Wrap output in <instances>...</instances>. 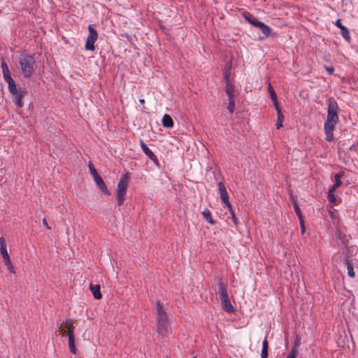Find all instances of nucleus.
Returning a JSON list of instances; mask_svg holds the SVG:
<instances>
[{
	"label": "nucleus",
	"instance_id": "473e14b6",
	"mask_svg": "<svg viewBox=\"0 0 358 358\" xmlns=\"http://www.w3.org/2000/svg\"><path fill=\"white\" fill-rule=\"evenodd\" d=\"M298 355V350L296 348H292L290 353L288 355L287 358H296Z\"/></svg>",
	"mask_w": 358,
	"mask_h": 358
},
{
	"label": "nucleus",
	"instance_id": "37998d69",
	"mask_svg": "<svg viewBox=\"0 0 358 358\" xmlns=\"http://www.w3.org/2000/svg\"><path fill=\"white\" fill-rule=\"evenodd\" d=\"M261 358H268V350H262Z\"/></svg>",
	"mask_w": 358,
	"mask_h": 358
},
{
	"label": "nucleus",
	"instance_id": "6e6552de",
	"mask_svg": "<svg viewBox=\"0 0 358 358\" xmlns=\"http://www.w3.org/2000/svg\"><path fill=\"white\" fill-rule=\"evenodd\" d=\"M0 253L2 256L3 262H6L10 260V256L7 251V245L6 241L3 237L0 238Z\"/></svg>",
	"mask_w": 358,
	"mask_h": 358
},
{
	"label": "nucleus",
	"instance_id": "3c124183",
	"mask_svg": "<svg viewBox=\"0 0 358 358\" xmlns=\"http://www.w3.org/2000/svg\"><path fill=\"white\" fill-rule=\"evenodd\" d=\"M167 358H169V357H167Z\"/></svg>",
	"mask_w": 358,
	"mask_h": 358
},
{
	"label": "nucleus",
	"instance_id": "7c9ffc66",
	"mask_svg": "<svg viewBox=\"0 0 358 358\" xmlns=\"http://www.w3.org/2000/svg\"><path fill=\"white\" fill-rule=\"evenodd\" d=\"M334 192H335V190L330 189H329V192H328V199H329V201L331 203H335L336 201V198L334 195Z\"/></svg>",
	"mask_w": 358,
	"mask_h": 358
},
{
	"label": "nucleus",
	"instance_id": "c03bdc74",
	"mask_svg": "<svg viewBox=\"0 0 358 358\" xmlns=\"http://www.w3.org/2000/svg\"><path fill=\"white\" fill-rule=\"evenodd\" d=\"M325 69L329 74H332L334 71V69L333 66H326Z\"/></svg>",
	"mask_w": 358,
	"mask_h": 358
},
{
	"label": "nucleus",
	"instance_id": "f704fd0d",
	"mask_svg": "<svg viewBox=\"0 0 358 358\" xmlns=\"http://www.w3.org/2000/svg\"><path fill=\"white\" fill-rule=\"evenodd\" d=\"M227 209L231 215V219H232L234 223L236 225L238 224V219L236 218V217L235 215V213L232 208V206H231V208H227Z\"/></svg>",
	"mask_w": 358,
	"mask_h": 358
},
{
	"label": "nucleus",
	"instance_id": "c85d7f7f",
	"mask_svg": "<svg viewBox=\"0 0 358 358\" xmlns=\"http://www.w3.org/2000/svg\"><path fill=\"white\" fill-rule=\"evenodd\" d=\"M284 115L282 113H278V120L275 124L276 129H279L282 127V122L284 120Z\"/></svg>",
	"mask_w": 358,
	"mask_h": 358
},
{
	"label": "nucleus",
	"instance_id": "6ab92c4d",
	"mask_svg": "<svg viewBox=\"0 0 358 358\" xmlns=\"http://www.w3.org/2000/svg\"><path fill=\"white\" fill-rule=\"evenodd\" d=\"M243 17L250 24L256 27H258L259 23L261 22L255 17H254L249 13H244Z\"/></svg>",
	"mask_w": 358,
	"mask_h": 358
},
{
	"label": "nucleus",
	"instance_id": "8fccbe9b",
	"mask_svg": "<svg viewBox=\"0 0 358 358\" xmlns=\"http://www.w3.org/2000/svg\"><path fill=\"white\" fill-rule=\"evenodd\" d=\"M193 358H197L196 356L193 357Z\"/></svg>",
	"mask_w": 358,
	"mask_h": 358
},
{
	"label": "nucleus",
	"instance_id": "a19ab883",
	"mask_svg": "<svg viewBox=\"0 0 358 358\" xmlns=\"http://www.w3.org/2000/svg\"><path fill=\"white\" fill-rule=\"evenodd\" d=\"M268 343L266 337L265 339L262 342V350H268Z\"/></svg>",
	"mask_w": 358,
	"mask_h": 358
},
{
	"label": "nucleus",
	"instance_id": "0eeeda50",
	"mask_svg": "<svg viewBox=\"0 0 358 358\" xmlns=\"http://www.w3.org/2000/svg\"><path fill=\"white\" fill-rule=\"evenodd\" d=\"M218 188L220 194V199L223 203L226 205L227 208H231V204L229 200L228 194L226 187L222 182L218 183Z\"/></svg>",
	"mask_w": 358,
	"mask_h": 358
},
{
	"label": "nucleus",
	"instance_id": "39448f33",
	"mask_svg": "<svg viewBox=\"0 0 358 358\" xmlns=\"http://www.w3.org/2000/svg\"><path fill=\"white\" fill-rule=\"evenodd\" d=\"M155 318L156 322L169 321V314L159 301L155 303Z\"/></svg>",
	"mask_w": 358,
	"mask_h": 358
},
{
	"label": "nucleus",
	"instance_id": "9b49d317",
	"mask_svg": "<svg viewBox=\"0 0 358 358\" xmlns=\"http://www.w3.org/2000/svg\"><path fill=\"white\" fill-rule=\"evenodd\" d=\"M141 147L143 152L146 155V156L152 162H157V158L153 152L147 146V145L143 141H141Z\"/></svg>",
	"mask_w": 358,
	"mask_h": 358
},
{
	"label": "nucleus",
	"instance_id": "a18cd8bd",
	"mask_svg": "<svg viewBox=\"0 0 358 358\" xmlns=\"http://www.w3.org/2000/svg\"><path fill=\"white\" fill-rule=\"evenodd\" d=\"M335 24L336 27H339L341 29V27H344L345 26L343 25L341 22L340 20H337L335 22Z\"/></svg>",
	"mask_w": 358,
	"mask_h": 358
},
{
	"label": "nucleus",
	"instance_id": "f3484780",
	"mask_svg": "<svg viewBox=\"0 0 358 358\" xmlns=\"http://www.w3.org/2000/svg\"><path fill=\"white\" fill-rule=\"evenodd\" d=\"M90 289L91 290L94 299H101L102 298V294L100 292V285H90Z\"/></svg>",
	"mask_w": 358,
	"mask_h": 358
},
{
	"label": "nucleus",
	"instance_id": "b1692460",
	"mask_svg": "<svg viewBox=\"0 0 358 358\" xmlns=\"http://www.w3.org/2000/svg\"><path fill=\"white\" fill-rule=\"evenodd\" d=\"M335 128L330 127H324V132H325V139L330 142L334 139V134L333 131Z\"/></svg>",
	"mask_w": 358,
	"mask_h": 358
},
{
	"label": "nucleus",
	"instance_id": "2f4dec72",
	"mask_svg": "<svg viewBox=\"0 0 358 358\" xmlns=\"http://www.w3.org/2000/svg\"><path fill=\"white\" fill-rule=\"evenodd\" d=\"M69 349L71 353L76 354V349L74 344V339H72L70 338V340H69Z\"/></svg>",
	"mask_w": 358,
	"mask_h": 358
},
{
	"label": "nucleus",
	"instance_id": "f03ea898",
	"mask_svg": "<svg viewBox=\"0 0 358 358\" xmlns=\"http://www.w3.org/2000/svg\"><path fill=\"white\" fill-rule=\"evenodd\" d=\"M19 62L22 72L25 78H29L32 75L35 60L31 55H22L20 57Z\"/></svg>",
	"mask_w": 358,
	"mask_h": 358
},
{
	"label": "nucleus",
	"instance_id": "a211bd4d",
	"mask_svg": "<svg viewBox=\"0 0 358 358\" xmlns=\"http://www.w3.org/2000/svg\"><path fill=\"white\" fill-rule=\"evenodd\" d=\"M226 79V93L228 96V98L234 97V86L229 82L228 76H225Z\"/></svg>",
	"mask_w": 358,
	"mask_h": 358
},
{
	"label": "nucleus",
	"instance_id": "79ce46f5",
	"mask_svg": "<svg viewBox=\"0 0 358 358\" xmlns=\"http://www.w3.org/2000/svg\"><path fill=\"white\" fill-rule=\"evenodd\" d=\"M300 226H301V233L304 234L306 231V228H305L304 221H303V218L301 220H300Z\"/></svg>",
	"mask_w": 358,
	"mask_h": 358
},
{
	"label": "nucleus",
	"instance_id": "58836bf2",
	"mask_svg": "<svg viewBox=\"0 0 358 358\" xmlns=\"http://www.w3.org/2000/svg\"><path fill=\"white\" fill-rule=\"evenodd\" d=\"M1 69H2L3 73L10 72L9 69H8V65L6 64V63H5L3 62H1Z\"/></svg>",
	"mask_w": 358,
	"mask_h": 358
},
{
	"label": "nucleus",
	"instance_id": "f257e3e1",
	"mask_svg": "<svg viewBox=\"0 0 358 358\" xmlns=\"http://www.w3.org/2000/svg\"><path fill=\"white\" fill-rule=\"evenodd\" d=\"M130 180L129 173L128 172L121 176L117 183L116 190V199L118 206L122 205L125 200V196L128 188L129 181Z\"/></svg>",
	"mask_w": 358,
	"mask_h": 358
},
{
	"label": "nucleus",
	"instance_id": "7ed1b4c3",
	"mask_svg": "<svg viewBox=\"0 0 358 358\" xmlns=\"http://www.w3.org/2000/svg\"><path fill=\"white\" fill-rule=\"evenodd\" d=\"M88 31L89 34L87 37L85 48L87 50L93 51L95 49L94 43L98 38V34L91 24L88 26Z\"/></svg>",
	"mask_w": 358,
	"mask_h": 358
},
{
	"label": "nucleus",
	"instance_id": "5701e85b",
	"mask_svg": "<svg viewBox=\"0 0 358 358\" xmlns=\"http://www.w3.org/2000/svg\"><path fill=\"white\" fill-rule=\"evenodd\" d=\"M202 215L203 217L206 219V220L210 224H215V222L214 221V220L212 218V215H211V213L210 211L208 209V208H205L203 211H202Z\"/></svg>",
	"mask_w": 358,
	"mask_h": 358
},
{
	"label": "nucleus",
	"instance_id": "2eb2a0df",
	"mask_svg": "<svg viewBox=\"0 0 358 358\" xmlns=\"http://www.w3.org/2000/svg\"><path fill=\"white\" fill-rule=\"evenodd\" d=\"M221 304L222 308L227 313H233L234 311L233 306L231 304L229 296L221 299Z\"/></svg>",
	"mask_w": 358,
	"mask_h": 358
},
{
	"label": "nucleus",
	"instance_id": "c756f323",
	"mask_svg": "<svg viewBox=\"0 0 358 358\" xmlns=\"http://www.w3.org/2000/svg\"><path fill=\"white\" fill-rule=\"evenodd\" d=\"M268 90L270 94L271 100L275 101V99H277V95L271 84L268 85Z\"/></svg>",
	"mask_w": 358,
	"mask_h": 358
},
{
	"label": "nucleus",
	"instance_id": "bb28decb",
	"mask_svg": "<svg viewBox=\"0 0 358 358\" xmlns=\"http://www.w3.org/2000/svg\"><path fill=\"white\" fill-rule=\"evenodd\" d=\"M229 99V103L227 106V110L230 113H233L235 110V101H234V97L228 98Z\"/></svg>",
	"mask_w": 358,
	"mask_h": 358
},
{
	"label": "nucleus",
	"instance_id": "4468645a",
	"mask_svg": "<svg viewBox=\"0 0 358 358\" xmlns=\"http://www.w3.org/2000/svg\"><path fill=\"white\" fill-rule=\"evenodd\" d=\"M73 320H67L64 323V328H66L68 331L69 340H70V338L74 339V327L73 326Z\"/></svg>",
	"mask_w": 358,
	"mask_h": 358
},
{
	"label": "nucleus",
	"instance_id": "cd10ccee",
	"mask_svg": "<svg viewBox=\"0 0 358 358\" xmlns=\"http://www.w3.org/2000/svg\"><path fill=\"white\" fill-rule=\"evenodd\" d=\"M341 35L343 36V37L346 40L348 41V42L350 41V32L348 31V29H347L346 27H341Z\"/></svg>",
	"mask_w": 358,
	"mask_h": 358
},
{
	"label": "nucleus",
	"instance_id": "09e8293b",
	"mask_svg": "<svg viewBox=\"0 0 358 358\" xmlns=\"http://www.w3.org/2000/svg\"><path fill=\"white\" fill-rule=\"evenodd\" d=\"M139 101H140L141 103H145V101H144L143 99H140Z\"/></svg>",
	"mask_w": 358,
	"mask_h": 358
},
{
	"label": "nucleus",
	"instance_id": "49530a36",
	"mask_svg": "<svg viewBox=\"0 0 358 358\" xmlns=\"http://www.w3.org/2000/svg\"><path fill=\"white\" fill-rule=\"evenodd\" d=\"M43 224L48 229H50V227L48 226V224L45 218L43 220Z\"/></svg>",
	"mask_w": 358,
	"mask_h": 358
},
{
	"label": "nucleus",
	"instance_id": "ddd939ff",
	"mask_svg": "<svg viewBox=\"0 0 358 358\" xmlns=\"http://www.w3.org/2000/svg\"><path fill=\"white\" fill-rule=\"evenodd\" d=\"M327 103H328V108H327L328 113H337L338 106L337 102L335 101V99L332 97L329 98L327 99Z\"/></svg>",
	"mask_w": 358,
	"mask_h": 358
},
{
	"label": "nucleus",
	"instance_id": "20e7f679",
	"mask_svg": "<svg viewBox=\"0 0 358 358\" xmlns=\"http://www.w3.org/2000/svg\"><path fill=\"white\" fill-rule=\"evenodd\" d=\"M155 318L156 322L169 321V314L159 301L155 303Z\"/></svg>",
	"mask_w": 358,
	"mask_h": 358
},
{
	"label": "nucleus",
	"instance_id": "f8f14e48",
	"mask_svg": "<svg viewBox=\"0 0 358 358\" xmlns=\"http://www.w3.org/2000/svg\"><path fill=\"white\" fill-rule=\"evenodd\" d=\"M218 294L220 299L228 297L227 285L221 280L218 282Z\"/></svg>",
	"mask_w": 358,
	"mask_h": 358
},
{
	"label": "nucleus",
	"instance_id": "c9c22d12",
	"mask_svg": "<svg viewBox=\"0 0 358 358\" xmlns=\"http://www.w3.org/2000/svg\"><path fill=\"white\" fill-rule=\"evenodd\" d=\"M294 211L296 213V215H298L299 220H301L302 219L301 212L299 205L296 203H294Z\"/></svg>",
	"mask_w": 358,
	"mask_h": 358
},
{
	"label": "nucleus",
	"instance_id": "1a4fd4ad",
	"mask_svg": "<svg viewBox=\"0 0 358 358\" xmlns=\"http://www.w3.org/2000/svg\"><path fill=\"white\" fill-rule=\"evenodd\" d=\"M338 121V117L337 113H328L327 120L324 123V127L335 128Z\"/></svg>",
	"mask_w": 358,
	"mask_h": 358
},
{
	"label": "nucleus",
	"instance_id": "e433bc0d",
	"mask_svg": "<svg viewBox=\"0 0 358 358\" xmlns=\"http://www.w3.org/2000/svg\"><path fill=\"white\" fill-rule=\"evenodd\" d=\"M5 265L7 266V268L9 270V271L12 273H15V269H14V267L12 264V262H11V260L6 262L4 263Z\"/></svg>",
	"mask_w": 358,
	"mask_h": 358
},
{
	"label": "nucleus",
	"instance_id": "412c9836",
	"mask_svg": "<svg viewBox=\"0 0 358 358\" xmlns=\"http://www.w3.org/2000/svg\"><path fill=\"white\" fill-rule=\"evenodd\" d=\"M162 123V125L166 128H172L173 127V121L171 117L168 114H165L163 116Z\"/></svg>",
	"mask_w": 358,
	"mask_h": 358
},
{
	"label": "nucleus",
	"instance_id": "de8ad7c7",
	"mask_svg": "<svg viewBox=\"0 0 358 358\" xmlns=\"http://www.w3.org/2000/svg\"><path fill=\"white\" fill-rule=\"evenodd\" d=\"M299 341H296L293 348H296V347L299 345Z\"/></svg>",
	"mask_w": 358,
	"mask_h": 358
},
{
	"label": "nucleus",
	"instance_id": "423d86ee",
	"mask_svg": "<svg viewBox=\"0 0 358 358\" xmlns=\"http://www.w3.org/2000/svg\"><path fill=\"white\" fill-rule=\"evenodd\" d=\"M156 330L160 338H164L170 331L169 321L156 322Z\"/></svg>",
	"mask_w": 358,
	"mask_h": 358
},
{
	"label": "nucleus",
	"instance_id": "4c0bfd02",
	"mask_svg": "<svg viewBox=\"0 0 358 358\" xmlns=\"http://www.w3.org/2000/svg\"><path fill=\"white\" fill-rule=\"evenodd\" d=\"M89 169H90L91 174L93 176V178H94L95 176H99L96 169L94 167V166L92 164V163L89 164Z\"/></svg>",
	"mask_w": 358,
	"mask_h": 358
},
{
	"label": "nucleus",
	"instance_id": "a878e982",
	"mask_svg": "<svg viewBox=\"0 0 358 358\" xmlns=\"http://www.w3.org/2000/svg\"><path fill=\"white\" fill-rule=\"evenodd\" d=\"M346 265L348 269V274L350 278H354L355 276V273L353 268V265L349 259L346 260Z\"/></svg>",
	"mask_w": 358,
	"mask_h": 358
},
{
	"label": "nucleus",
	"instance_id": "ea45409f",
	"mask_svg": "<svg viewBox=\"0 0 358 358\" xmlns=\"http://www.w3.org/2000/svg\"><path fill=\"white\" fill-rule=\"evenodd\" d=\"M273 101V103L274 105L275 109L277 111V113H281V110H280V108L279 106V104H278L277 99H275V101Z\"/></svg>",
	"mask_w": 358,
	"mask_h": 358
},
{
	"label": "nucleus",
	"instance_id": "9d476101",
	"mask_svg": "<svg viewBox=\"0 0 358 358\" xmlns=\"http://www.w3.org/2000/svg\"><path fill=\"white\" fill-rule=\"evenodd\" d=\"M94 180L101 192H103L105 194L107 195L110 194V192L108 189L106 185L105 184L104 181L99 175L95 176Z\"/></svg>",
	"mask_w": 358,
	"mask_h": 358
},
{
	"label": "nucleus",
	"instance_id": "4be33fe9",
	"mask_svg": "<svg viewBox=\"0 0 358 358\" xmlns=\"http://www.w3.org/2000/svg\"><path fill=\"white\" fill-rule=\"evenodd\" d=\"M343 174L342 173H336L334 176V180L335 183L334 185L330 188V189L336 190L337 188L341 187L342 185V182L341 180V178L343 177Z\"/></svg>",
	"mask_w": 358,
	"mask_h": 358
},
{
	"label": "nucleus",
	"instance_id": "72a5a7b5",
	"mask_svg": "<svg viewBox=\"0 0 358 358\" xmlns=\"http://www.w3.org/2000/svg\"><path fill=\"white\" fill-rule=\"evenodd\" d=\"M3 79L4 80L8 83L9 82H12L14 80L11 77V75H10V72H8V73H3Z\"/></svg>",
	"mask_w": 358,
	"mask_h": 358
},
{
	"label": "nucleus",
	"instance_id": "aec40b11",
	"mask_svg": "<svg viewBox=\"0 0 358 358\" xmlns=\"http://www.w3.org/2000/svg\"><path fill=\"white\" fill-rule=\"evenodd\" d=\"M25 94H26V92L22 91V92L14 95L15 99H14L13 101L17 107L22 108L23 106L22 99L24 97Z\"/></svg>",
	"mask_w": 358,
	"mask_h": 358
},
{
	"label": "nucleus",
	"instance_id": "dca6fc26",
	"mask_svg": "<svg viewBox=\"0 0 358 358\" xmlns=\"http://www.w3.org/2000/svg\"><path fill=\"white\" fill-rule=\"evenodd\" d=\"M257 27L260 29L263 34V36H261L260 38L264 39L265 38H267L270 35L271 29L268 26L266 25L264 23L261 22L259 26Z\"/></svg>",
	"mask_w": 358,
	"mask_h": 358
},
{
	"label": "nucleus",
	"instance_id": "393cba45",
	"mask_svg": "<svg viewBox=\"0 0 358 358\" xmlns=\"http://www.w3.org/2000/svg\"><path fill=\"white\" fill-rule=\"evenodd\" d=\"M8 87L9 92L13 95L17 94L23 91L22 89H20V90L17 89L15 80H13L12 82H9L8 83Z\"/></svg>",
	"mask_w": 358,
	"mask_h": 358
}]
</instances>
